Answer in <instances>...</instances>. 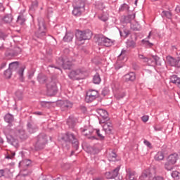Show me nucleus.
Returning <instances> with one entry per match:
<instances>
[{
    "instance_id": "1",
    "label": "nucleus",
    "mask_w": 180,
    "mask_h": 180,
    "mask_svg": "<svg viewBox=\"0 0 180 180\" xmlns=\"http://www.w3.org/2000/svg\"><path fill=\"white\" fill-rule=\"evenodd\" d=\"M4 133L6 136L8 143L11 144V146H14L15 147L18 146V144L19 143L18 139L23 141L27 140L28 137L25 129H21L15 130L11 129L10 126L4 129Z\"/></svg>"
},
{
    "instance_id": "2",
    "label": "nucleus",
    "mask_w": 180,
    "mask_h": 180,
    "mask_svg": "<svg viewBox=\"0 0 180 180\" xmlns=\"http://www.w3.org/2000/svg\"><path fill=\"white\" fill-rule=\"evenodd\" d=\"M58 84V80L56 78H51L46 82V89L49 95L50 96H54L58 91L57 84Z\"/></svg>"
},
{
    "instance_id": "3",
    "label": "nucleus",
    "mask_w": 180,
    "mask_h": 180,
    "mask_svg": "<svg viewBox=\"0 0 180 180\" xmlns=\"http://www.w3.org/2000/svg\"><path fill=\"white\" fill-rule=\"evenodd\" d=\"M47 29L44 24V20L43 18H38V29L35 32V36L37 39H44Z\"/></svg>"
},
{
    "instance_id": "4",
    "label": "nucleus",
    "mask_w": 180,
    "mask_h": 180,
    "mask_svg": "<svg viewBox=\"0 0 180 180\" xmlns=\"http://www.w3.org/2000/svg\"><path fill=\"white\" fill-rule=\"evenodd\" d=\"M98 46H105V47H110L113 45V40L105 37L103 34H97L94 37Z\"/></svg>"
},
{
    "instance_id": "5",
    "label": "nucleus",
    "mask_w": 180,
    "mask_h": 180,
    "mask_svg": "<svg viewBox=\"0 0 180 180\" xmlns=\"http://www.w3.org/2000/svg\"><path fill=\"white\" fill-rule=\"evenodd\" d=\"M85 11V1L82 0H78L76 4L74 6L72 15L74 16H81L82 12Z\"/></svg>"
},
{
    "instance_id": "6",
    "label": "nucleus",
    "mask_w": 180,
    "mask_h": 180,
    "mask_svg": "<svg viewBox=\"0 0 180 180\" xmlns=\"http://www.w3.org/2000/svg\"><path fill=\"white\" fill-rule=\"evenodd\" d=\"M62 140L65 143H72L75 150H78V140L72 133L68 132L62 137Z\"/></svg>"
},
{
    "instance_id": "7",
    "label": "nucleus",
    "mask_w": 180,
    "mask_h": 180,
    "mask_svg": "<svg viewBox=\"0 0 180 180\" xmlns=\"http://www.w3.org/2000/svg\"><path fill=\"white\" fill-rule=\"evenodd\" d=\"M76 38L79 41H82V40H90V39H92V31L89 30L77 31L76 33Z\"/></svg>"
},
{
    "instance_id": "8",
    "label": "nucleus",
    "mask_w": 180,
    "mask_h": 180,
    "mask_svg": "<svg viewBox=\"0 0 180 180\" xmlns=\"http://www.w3.org/2000/svg\"><path fill=\"white\" fill-rule=\"evenodd\" d=\"M47 144V136L44 134H41L37 136V142L35 143L36 150H42L44 148V146Z\"/></svg>"
},
{
    "instance_id": "9",
    "label": "nucleus",
    "mask_w": 180,
    "mask_h": 180,
    "mask_svg": "<svg viewBox=\"0 0 180 180\" xmlns=\"http://www.w3.org/2000/svg\"><path fill=\"white\" fill-rule=\"evenodd\" d=\"M96 98H99V93L96 90L90 89L86 92L85 101L87 103L94 102Z\"/></svg>"
},
{
    "instance_id": "10",
    "label": "nucleus",
    "mask_w": 180,
    "mask_h": 180,
    "mask_svg": "<svg viewBox=\"0 0 180 180\" xmlns=\"http://www.w3.org/2000/svg\"><path fill=\"white\" fill-rule=\"evenodd\" d=\"M85 71L82 70L81 69L76 70H72L69 75L68 77L70 78V79H79L80 75H82L84 74Z\"/></svg>"
},
{
    "instance_id": "11",
    "label": "nucleus",
    "mask_w": 180,
    "mask_h": 180,
    "mask_svg": "<svg viewBox=\"0 0 180 180\" xmlns=\"http://www.w3.org/2000/svg\"><path fill=\"white\" fill-rule=\"evenodd\" d=\"M126 179L127 180H137L139 176L137 175V172L136 171L132 170L131 169L129 168L126 169Z\"/></svg>"
},
{
    "instance_id": "12",
    "label": "nucleus",
    "mask_w": 180,
    "mask_h": 180,
    "mask_svg": "<svg viewBox=\"0 0 180 180\" xmlns=\"http://www.w3.org/2000/svg\"><path fill=\"white\" fill-rule=\"evenodd\" d=\"M103 130L105 134H112L113 131V124L110 122H103Z\"/></svg>"
},
{
    "instance_id": "13",
    "label": "nucleus",
    "mask_w": 180,
    "mask_h": 180,
    "mask_svg": "<svg viewBox=\"0 0 180 180\" xmlns=\"http://www.w3.org/2000/svg\"><path fill=\"white\" fill-rule=\"evenodd\" d=\"M167 61L172 67H176L177 68H180V58H174L173 57L167 56Z\"/></svg>"
},
{
    "instance_id": "14",
    "label": "nucleus",
    "mask_w": 180,
    "mask_h": 180,
    "mask_svg": "<svg viewBox=\"0 0 180 180\" xmlns=\"http://www.w3.org/2000/svg\"><path fill=\"white\" fill-rule=\"evenodd\" d=\"M146 63H148V64L152 67H155V65H161V63H160V57L157 56H153L152 58H148Z\"/></svg>"
},
{
    "instance_id": "15",
    "label": "nucleus",
    "mask_w": 180,
    "mask_h": 180,
    "mask_svg": "<svg viewBox=\"0 0 180 180\" xmlns=\"http://www.w3.org/2000/svg\"><path fill=\"white\" fill-rule=\"evenodd\" d=\"M72 103L68 100L63 101L60 103V109L63 112L65 110H70V109L72 108Z\"/></svg>"
},
{
    "instance_id": "16",
    "label": "nucleus",
    "mask_w": 180,
    "mask_h": 180,
    "mask_svg": "<svg viewBox=\"0 0 180 180\" xmlns=\"http://www.w3.org/2000/svg\"><path fill=\"white\" fill-rule=\"evenodd\" d=\"M123 79L125 82H133L136 81V73L129 72L123 77Z\"/></svg>"
},
{
    "instance_id": "17",
    "label": "nucleus",
    "mask_w": 180,
    "mask_h": 180,
    "mask_svg": "<svg viewBox=\"0 0 180 180\" xmlns=\"http://www.w3.org/2000/svg\"><path fill=\"white\" fill-rule=\"evenodd\" d=\"M27 129L29 133L33 134L36 133L39 128L37 127V125L36 124L33 122H28L27 124Z\"/></svg>"
},
{
    "instance_id": "18",
    "label": "nucleus",
    "mask_w": 180,
    "mask_h": 180,
    "mask_svg": "<svg viewBox=\"0 0 180 180\" xmlns=\"http://www.w3.org/2000/svg\"><path fill=\"white\" fill-rule=\"evenodd\" d=\"M82 134L83 136L88 137V136H92L94 133V129H92L89 127L87 128H82L81 129Z\"/></svg>"
},
{
    "instance_id": "19",
    "label": "nucleus",
    "mask_w": 180,
    "mask_h": 180,
    "mask_svg": "<svg viewBox=\"0 0 180 180\" xmlns=\"http://www.w3.org/2000/svg\"><path fill=\"white\" fill-rule=\"evenodd\" d=\"M179 159V155L177 153H172L169 155L167 158V161L172 162V164H176V161Z\"/></svg>"
},
{
    "instance_id": "20",
    "label": "nucleus",
    "mask_w": 180,
    "mask_h": 180,
    "mask_svg": "<svg viewBox=\"0 0 180 180\" xmlns=\"http://www.w3.org/2000/svg\"><path fill=\"white\" fill-rule=\"evenodd\" d=\"M22 53V49L20 47H16L14 49L13 52H7L6 56H10L11 57H16V56H19Z\"/></svg>"
},
{
    "instance_id": "21",
    "label": "nucleus",
    "mask_w": 180,
    "mask_h": 180,
    "mask_svg": "<svg viewBox=\"0 0 180 180\" xmlns=\"http://www.w3.org/2000/svg\"><path fill=\"white\" fill-rule=\"evenodd\" d=\"M170 82L175 84L178 88H180V77H179L177 75H172L170 77Z\"/></svg>"
},
{
    "instance_id": "22",
    "label": "nucleus",
    "mask_w": 180,
    "mask_h": 180,
    "mask_svg": "<svg viewBox=\"0 0 180 180\" xmlns=\"http://www.w3.org/2000/svg\"><path fill=\"white\" fill-rule=\"evenodd\" d=\"M98 113L100 116L103 119V120H105V122H108L109 120V114L108 113V111L106 110L100 109L98 110Z\"/></svg>"
},
{
    "instance_id": "23",
    "label": "nucleus",
    "mask_w": 180,
    "mask_h": 180,
    "mask_svg": "<svg viewBox=\"0 0 180 180\" xmlns=\"http://www.w3.org/2000/svg\"><path fill=\"white\" fill-rule=\"evenodd\" d=\"M65 61V57H60L58 59L56 60V64L58 65L57 67H55V68H57L58 70H60V68H64V64Z\"/></svg>"
},
{
    "instance_id": "24",
    "label": "nucleus",
    "mask_w": 180,
    "mask_h": 180,
    "mask_svg": "<svg viewBox=\"0 0 180 180\" xmlns=\"http://www.w3.org/2000/svg\"><path fill=\"white\" fill-rule=\"evenodd\" d=\"M131 30H134V32H139L141 30V27L139 24V22L136 21H132L131 22Z\"/></svg>"
},
{
    "instance_id": "25",
    "label": "nucleus",
    "mask_w": 180,
    "mask_h": 180,
    "mask_svg": "<svg viewBox=\"0 0 180 180\" xmlns=\"http://www.w3.org/2000/svg\"><path fill=\"white\" fill-rule=\"evenodd\" d=\"M149 176H150V170L146 169L144 170L141 175L139 177V180H149Z\"/></svg>"
},
{
    "instance_id": "26",
    "label": "nucleus",
    "mask_w": 180,
    "mask_h": 180,
    "mask_svg": "<svg viewBox=\"0 0 180 180\" xmlns=\"http://www.w3.org/2000/svg\"><path fill=\"white\" fill-rule=\"evenodd\" d=\"M94 133L97 134L98 137L100 138L101 140H103V139H105V136H106V132H105L103 129L100 131V129H94Z\"/></svg>"
},
{
    "instance_id": "27",
    "label": "nucleus",
    "mask_w": 180,
    "mask_h": 180,
    "mask_svg": "<svg viewBox=\"0 0 180 180\" xmlns=\"http://www.w3.org/2000/svg\"><path fill=\"white\" fill-rule=\"evenodd\" d=\"M37 79L39 84H46L48 81L47 76L44 74H39L37 77Z\"/></svg>"
},
{
    "instance_id": "28",
    "label": "nucleus",
    "mask_w": 180,
    "mask_h": 180,
    "mask_svg": "<svg viewBox=\"0 0 180 180\" xmlns=\"http://www.w3.org/2000/svg\"><path fill=\"white\" fill-rule=\"evenodd\" d=\"M18 68H19V62H12L9 64L8 70H10L12 72L13 71H16Z\"/></svg>"
},
{
    "instance_id": "29",
    "label": "nucleus",
    "mask_w": 180,
    "mask_h": 180,
    "mask_svg": "<svg viewBox=\"0 0 180 180\" xmlns=\"http://www.w3.org/2000/svg\"><path fill=\"white\" fill-rule=\"evenodd\" d=\"M72 39H74V34L68 32L63 37V41H72Z\"/></svg>"
},
{
    "instance_id": "30",
    "label": "nucleus",
    "mask_w": 180,
    "mask_h": 180,
    "mask_svg": "<svg viewBox=\"0 0 180 180\" xmlns=\"http://www.w3.org/2000/svg\"><path fill=\"white\" fill-rule=\"evenodd\" d=\"M72 65V62H71L67 57H65V63L63 65L64 70H70Z\"/></svg>"
},
{
    "instance_id": "31",
    "label": "nucleus",
    "mask_w": 180,
    "mask_h": 180,
    "mask_svg": "<svg viewBox=\"0 0 180 180\" xmlns=\"http://www.w3.org/2000/svg\"><path fill=\"white\" fill-rule=\"evenodd\" d=\"M67 124L69 127H74L75 126V118L72 116L69 117L67 120Z\"/></svg>"
},
{
    "instance_id": "32",
    "label": "nucleus",
    "mask_w": 180,
    "mask_h": 180,
    "mask_svg": "<svg viewBox=\"0 0 180 180\" xmlns=\"http://www.w3.org/2000/svg\"><path fill=\"white\" fill-rule=\"evenodd\" d=\"M101 81H102V79H101V75L96 73L93 77L94 84H96V85H99V84H101Z\"/></svg>"
},
{
    "instance_id": "33",
    "label": "nucleus",
    "mask_w": 180,
    "mask_h": 180,
    "mask_svg": "<svg viewBox=\"0 0 180 180\" xmlns=\"http://www.w3.org/2000/svg\"><path fill=\"white\" fill-rule=\"evenodd\" d=\"M3 20L5 22V23H11V22L13 20V17H12V14H7L4 16Z\"/></svg>"
},
{
    "instance_id": "34",
    "label": "nucleus",
    "mask_w": 180,
    "mask_h": 180,
    "mask_svg": "<svg viewBox=\"0 0 180 180\" xmlns=\"http://www.w3.org/2000/svg\"><path fill=\"white\" fill-rule=\"evenodd\" d=\"M38 7H39V1H37V0H35L32 2L30 9L32 12H34V11H36V9H37Z\"/></svg>"
},
{
    "instance_id": "35",
    "label": "nucleus",
    "mask_w": 180,
    "mask_h": 180,
    "mask_svg": "<svg viewBox=\"0 0 180 180\" xmlns=\"http://www.w3.org/2000/svg\"><path fill=\"white\" fill-rule=\"evenodd\" d=\"M119 171H120V166H117L115 169L111 171V175L115 179L119 175Z\"/></svg>"
},
{
    "instance_id": "36",
    "label": "nucleus",
    "mask_w": 180,
    "mask_h": 180,
    "mask_svg": "<svg viewBox=\"0 0 180 180\" xmlns=\"http://www.w3.org/2000/svg\"><path fill=\"white\" fill-rule=\"evenodd\" d=\"M4 120L6 123H12L13 122V115H11L10 113L7 114L4 117Z\"/></svg>"
},
{
    "instance_id": "37",
    "label": "nucleus",
    "mask_w": 180,
    "mask_h": 180,
    "mask_svg": "<svg viewBox=\"0 0 180 180\" xmlns=\"http://www.w3.org/2000/svg\"><path fill=\"white\" fill-rule=\"evenodd\" d=\"M155 161H162L164 160V153L162 152H158L155 155Z\"/></svg>"
},
{
    "instance_id": "38",
    "label": "nucleus",
    "mask_w": 180,
    "mask_h": 180,
    "mask_svg": "<svg viewBox=\"0 0 180 180\" xmlns=\"http://www.w3.org/2000/svg\"><path fill=\"white\" fill-rule=\"evenodd\" d=\"M174 163L169 162L167 160V162L165 164V168L167 171H172V169H174Z\"/></svg>"
},
{
    "instance_id": "39",
    "label": "nucleus",
    "mask_w": 180,
    "mask_h": 180,
    "mask_svg": "<svg viewBox=\"0 0 180 180\" xmlns=\"http://www.w3.org/2000/svg\"><path fill=\"white\" fill-rule=\"evenodd\" d=\"M162 18H167V19H171L172 18V13L170 11H164L162 13Z\"/></svg>"
},
{
    "instance_id": "40",
    "label": "nucleus",
    "mask_w": 180,
    "mask_h": 180,
    "mask_svg": "<svg viewBox=\"0 0 180 180\" xmlns=\"http://www.w3.org/2000/svg\"><path fill=\"white\" fill-rule=\"evenodd\" d=\"M127 53V50L122 49L121 51V53L118 56V60H124V58H126V54Z\"/></svg>"
},
{
    "instance_id": "41",
    "label": "nucleus",
    "mask_w": 180,
    "mask_h": 180,
    "mask_svg": "<svg viewBox=\"0 0 180 180\" xmlns=\"http://www.w3.org/2000/svg\"><path fill=\"white\" fill-rule=\"evenodd\" d=\"M116 157H117V155L113 151H112L110 153H109L108 158L109 161H116Z\"/></svg>"
},
{
    "instance_id": "42",
    "label": "nucleus",
    "mask_w": 180,
    "mask_h": 180,
    "mask_svg": "<svg viewBox=\"0 0 180 180\" xmlns=\"http://www.w3.org/2000/svg\"><path fill=\"white\" fill-rule=\"evenodd\" d=\"M25 22H26V19L23 15H20L18 17L17 23H18V25H24Z\"/></svg>"
},
{
    "instance_id": "43",
    "label": "nucleus",
    "mask_w": 180,
    "mask_h": 180,
    "mask_svg": "<svg viewBox=\"0 0 180 180\" xmlns=\"http://www.w3.org/2000/svg\"><path fill=\"white\" fill-rule=\"evenodd\" d=\"M136 47V42L133 40H129L127 42V49H134Z\"/></svg>"
},
{
    "instance_id": "44",
    "label": "nucleus",
    "mask_w": 180,
    "mask_h": 180,
    "mask_svg": "<svg viewBox=\"0 0 180 180\" xmlns=\"http://www.w3.org/2000/svg\"><path fill=\"white\" fill-rule=\"evenodd\" d=\"M122 61H123V60H119V58H117V63L115 65V70H120V68L123 67V63H122Z\"/></svg>"
},
{
    "instance_id": "45",
    "label": "nucleus",
    "mask_w": 180,
    "mask_h": 180,
    "mask_svg": "<svg viewBox=\"0 0 180 180\" xmlns=\"http://www.w3.org/2000/svg\"><path fill=\"white\" fill-rule=\"evenodd\" d=\"M4 75L5 78H7V79L11 78L12 70L7 69L6 71H4Z\"/></svg>"
},
{
    "instance_id": "46",
    "label": "nucleus",
    "mask_w": 180,
    "mask_h": 180,
    "mask_svg": "<svg viewBox=\"0 0 180 180\" xmlns=\"http://www.w3.org/2000/svg\"><path fill=\"white\" fill-rule=\"evenodd\" d=\"M21 164H22L24 167H30V165L32 164V160L29 159H25L21 162Z\"/></svg>"
},
{
    "instance_id": "47",
    "label": "nucleus",
    "mask_w": 180,
    "mask_h": 180,
    "mask_svg": "<svg viewBox=\"0 0 180 180\" xmlns=\"http://www.w3.org/2000/svg\"><path fill=\"white\" fill-rule=\"evenodd\" d=\"M172 176L174 179H179L180 173L178 171H174L172 173Z\"/></svg>"
},
{
    "instance_id": "48",
    "label": "nucleus",
    "mask_w": 180,
    "mask_h": 180,
    "mask_svg": "<svg viewBox=\"0 0 180 180\" xmlns=\"http://www.w3.org/2000/svg\"><path fill=\"white\" fill-rule=\"evenodd\" d=\"M23 72H25V68H21L18 71V75H20L21 81H23Z\"/></svg>"
},
{
    "instance_id": "49",
    "label": "nucleus",
    "mask_w": 180,
    "mask_h": 180,
    "mask_svg": "<svg viewBox=\"0 0 180 180\" xmlns=\"http://www.w3.org/2000/svg\"><path fill=\"white\" fill-rule=\"evenodd\" d=\"M121 36H124V37H127L129 34H130V31L129 30H124L123 32H120Z\"/></svg>"
},
{
    "instance_id": "50",
    "label": "nucleus",
    "mask_w": 180,
    "mask_h": 180,
    "mask_svg": "<svg viewBox=\"0 0 180 180\" xmlns=\"http://www.w3.org/2000/svg\"><path fill=\"white\" fill-rule=\"evenodd\" d=\"M142 43H143L146 46H148V47H153V46H154V44L146 39H143Z\"/></svg>"
},
{
    "instance_id": "51",
    "label": "nucleus",
    "mask_w": 180,
    "mask_h": 180,
    "mask_svg": "<svg viewBox=\"0 0 180 180\" xmlns=\"http://www.w3.org/2000/svg\"><path fill=\"white\" fill-rule=\"evenodd\" d=\"M139 60H143V63H147L148 61V58L144 56L143 54H139Z\"/></svg>"
},
{
    "instance_id": "52",
    "label": "nucleus",
    "mask_w": 180,
    "mask_h": 180,
    "mask_svg": "<svg viewBox=\"0 0 180 180\" xmlns=\"http://www.w3.org/2000/svg\"><path fill=\"white\" fill-rule=\"evenodd\" d=\"M105 176L107 179H113V176H112V172H105Z\"/></svg>"
},
{
    "instance_id": "53",
    "label": "nucleus",
    "mask_w": 180,
    "mask_h": 180,
    "mask_svg": "<svg viewBox=\"0 0 180 180\" xmlns=\"http://www.w3.org/2000/svg\"><path fill=\"white\" fill-rule=\"evenodd\" d=\"M108 94H109V89L108 88H104L101 91V95H103V96H106V95H108Z\"/></svg>"
},
{
    "instance_id": "54",
    "label": "nucleus",
    "mask_w": 180,
    "mask_h": 180,
    "mask_svg": "<svg viewBox=\"0 0 180 180\" xmlns=\"http://www.w3.org/2000/svg\"><path fill=\"white\" fill-rule=\"evenodd\" d=\"M126 96V93L125 92H122L121 94H118L117 95V99H122V98H124Z\"/></svg>"
},
{
    "instance_id": "55",
    "label": "nucleus",
    "mask_w": 180,
    "mask_h": 180,
    "mask_svg": "<svg viewBox=\"0 0 180 180\" xmlns=\"http://www.w3.org/2000/svg\"><path fill=\"white\" fill-rule=\"evenodd\" d=\"M143 143L145 146H147L148 147V148H153V146L151 145V143H150V141L144 140Z\"/></svg>"
},
{
    "instance_id": "56",
    "label": "nucleus",
    "mask_w": 180,
    "mask_h": 180,
    "mask_svg": "<svg viewBox=\"0 0 180 180\" xmlns=\"http://www.w3.org/2000/svg\"><path fill=\"white\" fill-rule=\"evenodd\" d=\"M148 119H149L148 115H143V116L141 117V120H142V122H143L144 123H146V122H148Z\"/></svg>"
},
{
    "instance_id": "57",
    "label": "nucleus",
    "mask_w": 180,
    "mask_h": 180,
    "mask_svg": "<svg viewBox=\"0 0 180 180\" xmlns=\"http://www.w3.org/2000/svg\"><path fill=\"white\" fill-rule=\"evenodd\" d=\"M152 180H164V177L162 176L156 175L153 178Z\"/></svg>"
},
{
    "instance_id": "58",
    "label": "nucleus",
    "mask_w": 180,
    "mask_h": 180,
    "mask_svg": "<svg viewBox=\"0 0 180 180\" xmlns=\"http://www.w3.org/2000/svg\"><path fill=\"white\" fill-rule=\"evenodd\" d=\"M15 96L18 98V99H20V100L22 99V92L16 91Z\"/></svg>"
},
{
    "instance_id": "59",
    "label": "nucleus",
    "mask_w": 180,
    "mask_h": 180,
    "mask_svg": "<svg viewBox=\"0 0 180 180\" xmlns=\"http://www.w3.org/2000/svg\"><path fill=\"white\" fill-rule=\"evenodd\" d=\"M127 5H126V4H122L120 7V12H123V11H124V9H126Z\"/></svg>"
},
{
    "instance_id": "60",
    "label": "nucleus",
    "mask_w": 180,
    "mask_h": 180,
    "mask_svg": "<svg viewBox=\"0 0 180 180\" xmlns=\"http://www.w3.org/2000/svg\"><path fill=\"white\" fill-rule=\"evenodd\" d=\"M13 157H15V153H11V155H7L6 158H7V160H12Z\"/></svg>"
},
{
    "instance_id": "61",
    "label": "nucleus",
    "mask_w": 180,
    "mask_h": 180,
    "mask_svg": "<svg viewBox=\"0 0 180 180\" xmlns=\"http://www.w3.org/2000/svg\"><path fill=\"white\" fill-rule=\"evenodd\" d=\"M6 67V62H3L0 65V70H4Z\"/></svg>"
},
{
    "instance_id": "62",
    "label": "nucleus",
    "mask_w": 180,
    "mask_h": 180,
    "mask_svg": "<svg viewBox=\"0 0 180 180\" xmlns=\"http://www.w3.org/2000/svg\"><path fill=\"white\" fill-rule=\"evenodd\" d=\"M80 110H82V112H83V113H85V112H86V107L81 106L80 107Z\"/></svg>"
},
{
    "instance_id": "63",
    "label": "nucleus",
    "mask_w": 180,
    "mask_h": 180,
    "mask_svg": "<svg viewBox=\"0 0 180 180\" xmlns=\"http://www.w3.org/2000/svg\"><path fill=\"white\" fill-rule=\"evenodd\" d=\"M4 11H5V7H4L2 3H0V12H4Z\"/></svg>"
},
{
    "instance_id": "64",
    "label": "nucleus",
    "mask_w": 180,
    "mask_h": 180,
    "mask_svg": "<svg viewBox=\"0 0 180 180\" xmlns=\"http://www.w3.org/2000/svg\"><path fill=\"white\" fill-rule=\"evenodd\" d=\"M53 13V8H48V15H51Z\"/></svg>"
}]
</instances>
